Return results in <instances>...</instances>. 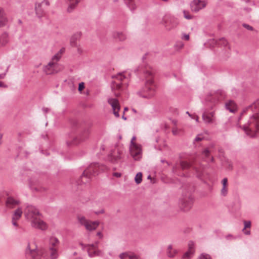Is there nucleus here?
<instances>
[{
	"instance_id": "nucleus-15",
	"label": "nucleus",
	"mask_w": 259,
	"mask_h": 259,
	"mask_svg": "<svg viewBox=\"0 0 259 259\" xmlns=\"http://www.w3.org/2000/svg\"><path fill=\"white\" fill-rule=\"evenodd\" d=\"M206 5L205 1L193 0L191 4V8L193 12H197L204 8Z\"/></svg>"
},
{
	"instance_id": "nucleus-28",
	"label": "nucleus",
	"mask_w": 259,
	"mask_h": 259,
	"mask_svg": "<svg viewBox=\"0 0 259 259\" xmlns=\"http://www.w3.org/2000/svg\"><path fill=\"white\" fill-rule=\"evenodd\" d=\"M210 153V151L208 149H204L202 152L204 160L208 162L213 161V157H209Z\"/></svg>"
},
{
	"instance_id": "nucleus-20",
	"label": "nucleus",
	"mask_w": 259,
	"mask_h": 259,
	"mask_svg": "<svg viewBox=\"0 0 259 259\" xmlns=\"http://www.w3.org/2000/svg\"><path fill=\"white\" fill-rule=\"evenodd\" d=\"M121 259H142L140 256L133 252H125L119 255Z\"/></svg>"
},
{
	"instance_id": "nucleus-6",
	"label": "nucleus",
	"mask_w": 259,
	"mask_h": 259,
	"mask_svg": "<svg viewBox=\"0 0 259 259\" xmlns=\"http://www.w3.org/2000/svg\"><path fill=\"white\" fill-rule=\"evenodd\" d=\"M59 60V56L58 55H54L51 61L44 67V71L47 74H52L57 73L61 69V67L58 63Z\"/></svg>"
},
{
	"instance_id": "nucleus-63",
	"label": "nucleus",
	"mask_w": 259,
	"mask_h": 259,
	"mask_svg": "<svg viewBox=\"0 0 259 259\" xmlns=\"http://www.w3.org/2000/svg\"><path fill=\"white\" fill-rule=\"evenodd\" d=\"M132 111L134 112V113H137V111L136 110V109H132Z\"/></svg>"
},
{
	"instance_id": "nucleus-16",
	"label": "nucleus",
	"mask_w": 259,
	"mask_h": 259,
	"mask_svg": "<svg viewBox=\"0 0 259 259\" xmlns=\"http://www.w3.org/2000/svg\"><path fill=\"white\" fill-rule=\"evenodd\" d=\"M120 154V151L115 149L108 154L107 160L113 163H116L121 158Z\"/></svg>"
},
{
	"instance_id": "nucleus-19",
	"label": "nucleus",
	"mask_w": 259,
	"mask_h": 259,
	"mask_svg": "<svg viewBox=\"0 0 259 259\" xmlns=\"http://www.w3.org/2000/svg\"><path fill=\"white\" fill-rule=\"evenodd\" d=\"M88 254L90 257L100 255L102 252L96 249L95 245H89L87 247Z\"/></svg>"
},
{
	"instance_id": "nucleus-4",
	"label": "nucleus",
	"mask_w": 259,
	"mask_h": 259,
	"mask_svg": "<svg viewBox=\"0 0 259 259\" xmlns=\"http://www.w3.org/2000/svg\"><path fill=\"white\" fill-rule=\"evenodd\" d=\"M106 167L104 165H100L98 163L91 164L86 168L80 177V183L86 184L90 182L93 176L98 174L101 171L104 170Z\"/></svg>"
},
{
	"instance_id": "nucleus-29",
	"label": "nucleus",
	"mask_w": 259,
	"mask_h": 259,
	"mask_svg": "<svg viewBox=\"0 0 259 259\" xmlns=\"http://www.w3.org/2000/svg\"><path fill=\"white\" fill-rule=\"evenodd\" d=\"M49 254L51 259H57L59 256L58 248H49Z\"/></svg>"
},
{
	"instance_id": "nucleus-51",
	"label": "nucleus",
	"mask_w": 259,
	"mask_h": 259,
	"mask_svg": "<svg viewBox=\"0 0 259 259\" xmlns=\"http://www.w3.org/2000/svg\"><path fill=\"white\" fill-rule=\"evenodd\" d=\"M32 183L31 180H30V183L31 184ZM30 187L31 189L35 190V191H39V189L37 187H33L32 184H30Z\"/></svg>"
},
{
	"instance_id": "nucleus-60",
	"label": "nucleus",
	"mask_w": 259,
	"mask_h": 259,
	"mask_svg": "<svg viewBox=\"0 0 259 259\" xmlns=\"http://www.w3.org/2000/svg\"><path fill=\"white\" fill-rule=\"evenodd\" d=\"M104 212V210L103 209H102L99 211H97L96 212V214H100V213H103Z\"/></svg>"
},
{
	"instance_id": "nucleus-58",
	"label": "nucleus",
	"mask_w": 259,
	"mask_h": 259,
	"mask_svg": "<svg viewBox=\"0 0 259 259\" xmlns=\"http://www.w3.org/2000/svg\"><path fill=\"white\" fill-rule=\"evenodd\" d=\"M50 110V109L48 108H42V111H44V112L45 113H48Z\"/></svg>"
},
{
	"instance_id": "nucleus-30",
	"label": "nucleus",
	"mask_w": 259,
	"mask_h": 259,
	"mask_svg": "<svg viewBox=\"0 0 259 259\" xmlns=\"http://www.w3.org/2000/svg\"><path fill=\"white\" fill-rule=\"evenodd\" d=\"M113 36L115 38L118 39L120 41H123L126 39L127 36L125 33L120 32H114Z\"/></svg>"
},
{
	"instance_id": "nucleus-47",
	"label": "nucleus",
	"mask_w": 259,
	"mask_h": 259,
	"mask_svg": "<svg viewBox=\"0 0 259 259\" xmlns=\"http://www.w3.org/2000/svg\"><path fill=\"white\" fill-rule=\"evenodd\" d=\"M243 26L244 28H245L246 29H247V30H253V27L252 26H250L248 24H243Z\"/></svg>"
},
{
	"instance_id": "nucleus-22",
	"label": "nucleus",
	"mask_w": 259,
	"mask_h": 259,
	"mask_svg": "<svg viewBox=\"0 0 259 259\" xmlns=\"http://www.w3.org/2000/svg\"><path fill=\"white\" fill-rule=\"evenodd\" d=\"M223 187L221 190V195L222 196H226L228 194V179L226 178H224L221 182Z\"/></svg>"
},
{
	"instance_id": "nucleus-5",
	"label": "nucleus",
	"mask_w": 259,
	"mask_h": 259,
	"mask_svg": "<svg viewBox=\"0 0 259 259\" xmlns=\"http://www.w3.org/2000/svg\"><path fill=\"white\" fill-rule=\"evenodd\" d=\"M129 74L128 72L119 73L116 76L115 80L112 82L111 89L115 96L118 97L120 95V92L122 90V85L126 83L123 79Z\"/></svg>"
},
{
	"instance_id": "nucleus-56",
	"label": "nucleus",
	"mask_w": 259,
	"mask_h": 259,
	"mask_svg": "<svg viewBox=\"0 0 259 259\" xmlns=\"http://www.w3.org/2000/svg\"><path fill=\"white\" fill-rule=\"evenodd\" d=\"M242 232H243V233L244 234L247 235H249L251 233L250 231L248 230H244V231H242Z\"/></svg>"
},
{
	"instance_id": "nucleus-35",
	"label": "nucleus",
	"mask_w": 259,
	"mask_h": 259,
	"mask_svg": "<svg viewBox=\"0 0 259 259\" xmlns=\"http://www.w3.org/2000/svg\"><path fill=\"white\" fill-rule=\"evenodd\" d=\"M7 22V18L5 16L4 11L0 10V27L5 25Z\"/></svg>"
},
{
	"instance_id": "nucleus-54",
	"label": "nucleus",
	"mask_w": 259,
	"mask_h": 259,
	"mask_svg": "<svg viewBox=\"0 0 259 259\" xmlns=\"http://www.w3.org/2000/svg\"><path fill=\"white\" fill-rule=\"evenodd\" d=\"M40 4L41 5H44L48 6L50 5V3L48 0H44Z\"/></svg>"
},
{
	"instance_id": "nucleus-2",
	"label": "nucleus",
	"mask_w": 259,
	"mask_h": 259,
	"mask_svg": "<svg viewBox=\"0 0 259 259\" xmlns=\"http://www.w3.org/2000/svg\"><path fill=\"white\" fill-rule=\"evenodd\" d=\"M138 70L143 74L146 81L144 87L138 91L137 94L143 98H151L155 95L156 88L152 78L153 72L149 67L144 69H138Z\"/></svg>"
},
{
	"instance_id": "nucleus-26",
	"label": "nucleus",
	"mask_w": 259,
	"mask_h": 259,
	"mask_svg": "<svg viewBox=\"0 0 259 259\" xmlns=\"http://www.w3.org/2000/svg\"><path fill=\"white\" fill-rule=\"evenodd\" d=\"M59 244V240L55 237L52 236L50 238L49 241V248H58Z\"/></svg>"
},
{
	"instance_id": "nucleus-17",
	"label": "nucleus",
	"mask_w": 259,
	"mask_h": 259,
	"mask_svg": "<svg viewBox=\"0 0 259 259\" xmlns=\"http://www.w3.org/2000/svg\"><path fill=\"white\" fill-rule=\"evenodd\" d=\"M202 118L206 123H212L215 120L214 111L208 112L205 111L202 115Z\"/></svg>"
},
{
	"instance_id": "nucleus-18",
	"label": "nucleus",
	"mask_w": 259,
	"mask_h": 259,
	"mask_svg": "<svg viewBox=\"0 0 259 259\" xmlns=\"http://www.w3.org/2000/svg\"><path fill=\"white\" fill-rule=\"evenodd\" d=\"M20 203V201L12 197H8L6 201V206L8 208H13Z\"/></svg>"
},
{
	"instance_id": "nucleus-46",
	"label": "nucleus",
	"mask_w": 259,
	"mask_h": 259,
	"mask_svg": "<svg viewBox=\"0 0 259 259\" xmlns=\"http://www.w3.org/2000/svg\"><path fill=\"white\" fill-rule=\"evenodd\" d=\"M64 51H65V49L64 48H62L55 55H58V56H59V60H60L62 54L64 52Z\"/></svg>"
},
{
	"instance_id": "nucleus-43",
	"label": "nucleus",
	"mask_w": 259,
	"mask_h": 259,
	"mask_svg": "<svg viewBox=\"0 0 259 259\" xmlns=\"http://www.w3.org/2000/svg\"><path fill=\"white\" fill-rule=\"evenodd\" d=\"M183 13H184V16L186 19L190 20L192 19V16L190 14L187 13L185 10L183 11Z\"/></svg>"
},
{
	"instance_id": "nucleus-39",
	"label": "nucleus",
	"mask_w": 259,
	"mask_h": 259,
	"mask_svg": "<svg viewBox=\"0 0 259 259\" xmlns=\"http://www.w3.org/2000/svg\"><path fill=\"white\" fill-rule=\"evenodd\" d=\"M243 224L244 226L242 231H244V230H246L247 228H250L251 227V222L249 221H244Z\"/></svg>"
},
{
	"instance_id": "nucleus-42",
	"label": "nucleus",
	"mask_w": 259,
	"mask_h": 259,
	"mask_svg": "<svg viewBox=\"0 0 259 259\" xmlns=\"http://www.w3.org/2000/svg\"><path fill=\"white\" fill-rule=\"evenodd\" d=\"M189 246V249L188 250H191L192 252H194V243L193 241H190L188 244Z\"/></svg>"
},
{
	"instance_id": "nucleus-44",
	"label": "nucleus",
	"mask_w": 259,
	"mask_h": 259,
	"mask_svg": "<svg viewBox=\"0 0 259 259\" xmlns=\"http://www.w3.org/2000/svg\"><path fill=\"white\" fill-rule=\"evenodd\" d=\"M10 67V65H8L7 66L6 69L5 70V72L3 73L0 74V78H3L5 76L7 72L8 71L9 68Z\"/></svg>"
},
{
	"instance_id": "nucleus-48",
	"label": "nucleus",
	"mask_w": 259,
	"mask_h": 259,
	"mask_svg": "<svg viewBox=\"0 0 259 259\" xmlns=\"http://www.w3.org/2000/svg\"><path fill=\"white\" fill-rule=\"evenodd\" d=\"M84 88V83L83 82H81L79 83L78 85V91H81Z\"/></svg>"
},
{
	"instance_id": "nucleus-25",
	"label": "nucleus",
	"mask_w": 259,
	"mask_h": 259,
	"mask_svg": "<svg viewBox=\"0 0 259 259\" xmlns=\"http://www.w3.org/2000/svg\"><path fill=\"white\" fill-rule=\"evenodd\" d=\"M165 251L167 256L169 257H174L178 252L177 249L174 248L171 244L167 246Z\"/></svg>"
},
{
	"instance_id": "nucleus-49",
	"label": "nucleus",
	"mask_w": 259,
	"mask_h": 259,
	"mask_svg": "<svg viewBox=\"0 0 259 259\" xmlns=\"http://www.w3.org/2000/svg\"><path fill=\"white\" fill-rule=\"evenodd\" d=\"M17 221H14L13 220H12V224L13 226L16 228H18L19 227V225L17 223Z\"/></svg>"
},
{
	"instance_id": "nucleus-62",
	"label": "nucleus",
	"mask_w": 259,
	"mask_h": 259,
	"mask_svg": "<svg viewBox=\"0 0 259 259\" xmlns=\"http://www.w3.org/2000/svg\"><path fill=\"white\" fill-rule=\"evenodd\" d=\"M173 172H175V173H177V168L176 167H173Z\"/></svg>"
},
{
	"instance_id": "nucleus-37",
	"label": "nucleus",
	"mask_w": 259,
	"mask_h": 259,
	"mask_svg": "<svg viewBox=\"0 0 259 259\" xmlns=\"http://www.w3.org/2000/svg\"><path fill=\"white\" fill-rule=\"evenodd\" d=\"M194 252L191 250H188L183 255V259H189L190 258Z\"/></svg>"
},
{
	"instance_id": "nucleus-14",
	"label": "nucleus",
	"mask_w": 259,
	"mask_h": 259,
	"mask_svg": "<svg viewBox=\"0 0 259 259\" xmlns=\"http://www.w3.org/2000/svg\"><path fill=\"white\" fill-rule=\"evenodd\" d=\"M90 131L89 129L84 130L78 137L74 138L71 143H69L68 142H67V145H77L80 142L83 141L87 139L90 135Z\"/></svg>"
},
{
	"instance_id": "nucleus-41",
	"label": "nucleus",
	"mask_w": 259,
	"mask_h": 259,
	"mask_svg": "<svg viewBox=\"0 0 259 259\" xmlns=\"http://www.w3.org/2000/svg\"><path fill=\"white\" fill-rule=\"evenodd\" d=\"M198 259H211V257L208 254H202L200 255Z\"/></svg>"
},
{
	"instance_id": "nucleus-45",
	"label": "nucleus",
	"mask_w": 259,
	"mask_h": 259,
	"mask_svg": "<svg viewBox=\"0 0 259 259\" xmlns=\"http://www.w3.org/2000/svg\"><path fill=\"white\" fill-rule=\"evenodd\" d=\"M175 47L180 49L184 47V44L182 41H178L176 43Z\"/></svg>"
},
{
	"instance_id": "nucleus-9",
	"label": "nucleus",
	"mask_w": 259,
	"mask_h": 259,
	"mask_svg": "<svg viewBox=\"0 0 259 259\" xmlns=\"http://www.w3.org/2000/svg\"><path fill=\"white\" fill-rule=\"evenodd\" d=\"M26 259H47L42 251L34 249H30L28 244L25 251Z\"/></svg>"
},
{
	"instance_id": "nucleus-52",
	"label": "nucleus",
	"mask_w": 259,
	"mask_h": 259,
	"mask_svg": "<svg viewBox=\"0 0 259 259\" xmlns=\"http://www.w3.org/2000/svg\"><path fill=\"white\" fill-rule=\"evenodd\" d=\"M172 132L174 135H177L179 134V130L177 128H174L172 129Z\"/></svg>"
},
{
	"instance_id": "nucleus-3",
	"label": "nucleus",
	"mask_w": 259,
	"mask_h": 259,
	"mask_svg": "<svg viewBox=\"0 0 259 259\" xmlns=\"http://www.w3.org/2000/svg\"><path fill=\"white\" fill-rule=\"evenodd\" d=\"M24 213L26 219L30 222L33 228L41 230H45L48 228L47 224L40 219V213L36 207L28 204L24 210Z\"/></svg>"
},
{
	"instance_id": "nucleus-21",
	"label": "nucleus",
	"mask_w": 259,
	"mask_h": 259,
	"mask_svg": "<svg viewBox=\"0 0 259 259\" xmlns=\"http://www.w3.org/2000/svg\"><path fill=\"white\" fill-rule=\"evenodd\" d=\"M208 42L210 45H212V47H213L214 45L226 47L228 45V41L225 38H221L218 41L214 39H209Z\"/></svg>"
},
{
	"instance_id": "nucleus-38",
	"label": "nucleus",
	"mask_w": 259,
	"mask_h": 259,
	"mask_svg": "<svg viewBox=\"0 0 259 259\" xmlns=\"http://www.w3.org/2000/svg\"><path fill=\"white\" fill-rule=\"evenodd\" d=\"M180 166L183 169H185L189 168L191 166V164L187 161H182L180 162Z\"/></svg>"
},
{
	"instance_id": "nucleus-23",
	"label": "nucleus",
	"mask_w": 259,
	"mask_h": 259,
	"mask_svg": "<svg viewBox=\"0 0 259 259\" xmlns=\"http://www.w3.org/2000/svg\"><path fill=\"white\" fill-rule=\"evenodd\" d=\"M225 107L227 110L232 113H234L237 110V105L232 100H230L226 102Z\"/></svg>"
},
{
	"instance_id": "nucleus-40",
	"label": "nucleus",
	"mask_w": 259,
	"mask_h": 259,
	"mask_svg": "<svg viewBox=\"0 0 259 259\" xmlns=\"http://www.w3.org/2000/svg\"><path fill=\"white\" fill-rule=\"evenodd\" d=\"M204 139V137L202 134L198 135L194 140V142H199L202 141Z\"/></svg>"
},
{
	"instance_id": "nucleus-24",
	"label": "nucleus",
	"mask_w": 259,
	"mask_h": 259,
	"mask_svg": "<svg viewBox=\"0 0 259 259\" xmlns=\"http://www.w3.org/2000/svg\"><path fill=\"white\" fill-rule=\"evenodd\" d=\"M66 2L68 4L67 11L70 13L74 9L80 0H66Z\"/></svg>"
},
{
	"instance_id": "nucleus-31",
	"label": "nucleus",
	"mask_w": 259,
	"mask_h": 259,
	"mask_svg": "<svg viewBox=\"0 0 259 259\" xmlns=\"http://www.w3.org/2000/svg\"><path fill=\"white\" fill-rule=\"evenodd\" d=\"M125 3L127 5V6L129 8V9L132 11L135 10L136 8V5L134 0H124Z\"/></svg>"
},
{
	"instance_id": "nucleus-50",
	"label": "nucleus",
	"mask_w": 259,
	"mask_h": 259,
	"mask_svg": "<svg viewBox=\"0 0 259 259\" xmlns=\"http://www.w3.org/2000/svg\"><path fill=\"white\" fill-rule=\"evenodd\" d=\"M182 38L186 40H188L189 39V35L188 34H183Z\"/></svg>"
},
{
	"instance_id": "nucleus-32",
	"label": "nucleus",
	"mask_w": 259,
	"mask_h": 259,
	"mask_svg": "<svg viewBox=\"0 0 259 259\" xmlns=\"http://www.w3.org/2000/svg\"><path fill=\"white\" fill-rule=\"evenodd\" d=\"M80 37V33H76L74 34L70 39V44L72 47H75L77 46L76 41Z\"/></svg>"
},
{
	"instance_id": "nucleus-11",
	"label": "nucleus",
	"mask_w": 259,
	"mask_h": 259,
	"mask_svg": "<svg viewBox=\"0 0 259 259\" xmlns=\"http://www.w3.org/2000/svg\"><path fill=\"white\" fill-rule=\"evenodd\" d=\"M193 203V198L191 196L184 197L180 200V207L184 211H188L192 207Z\"/></svg>"
},
{
	"instance_id": "nucleus-27",
	"label": "nucleus",
	"mask_w": 259,
	"mask_h": 259,
	"mask_svg": "<svg viewBox=\"0 0 259 259\" xmlns=\"http://www.w3.org/2000/svg\"><path fill=\"white\" fill-rule=\"evenodd\" d=\"M23 213L22 209L21 207H18L16 209L12 215V220L14 221H19Z\"/></svg>"
},
{
	"instance_id": "nucleus-7",
	"label": "nucleus",
	"mask_w": 259,
	"mask_h": 259,
	"mask_svg": "<svg viewBox=\"0 0 259 259\" xmlns=\"http://www.w3.org/2000/svg\"><path fill=\"white\" fill-rule=\"evenodd\" d=\"M225 97V92L222 90H218L213 93H211L210 96L207 98L208 106L213 109V107L224 100Z\"/></svg>"
},
{
	"instance_id": "nucleus-33",
	"label": "nucleus",
	"mask_w": 259,
	"mask_h": 259,
	"mask_svg": "<svg viewBox=\"0 0 259 259\" xmlns=\"http://www.w3.org/2000/svg\"><path fill=\"white\" fill-rule=\"evenodd\" d=\"M8 35L6 33L0 35V47L5 45L8 42Z\"/></svg>"
},
{
	"instance_id": "nucleus-61",
	"label": "nucleus",
	"mask_w": 259,
	"mask_h": 259,
	"mask_svg": "<svg viewBox=\"0 0 259 259\" xmlns=\"http://www.w3.org/2000/svg\"><path fill=\"white\" fill-rule=\"evenodd\" d=\"M226 238L227 239H230L231 238H234V237L232 235H228L226 236Z\"/></svg>"
},
{
	"instance_id": "nucleus-1",
	"label": "nucleus",
	"mask_w": 259,
	"mask_h": 259,
	"mask_svg": "<svg viewBox=\"0 0 259 259\" xmlns=\"http://www.w3.org/2000/svg\"><path fill=\"white\" fill-rule=\"evenodd\" d=\"M246 110L251 111L253 114L250 116L247 124L241 126L238 123L236 126L239 130L243 131L249 137H254L256 133L259 132V99L257 100L252 105L249 106Z\"/></svg>"
},
{
	"instance_id": "nucleus-53",
	"label": "nucleus",
	"mask_w": 259,
	"mask_h": 259,
	"mask_svg": "<svg viewBox=\"0 0 259 259\" xmlns=\"http://www.w3.org/2000/svg\"><path fill=\"white\" fill-rule=\"evenodd\" d=\"M136 139V137L135 136H134L132 139H131V144H130V146H132V145H137V144L135 143L134 142V141Z\"/></svg>"
},
{
	"instance_id": "nucleus-8",
	"label": "nucleus",
	"mask_w": 259,
	"mask_h": 259,
	"mask_svg": "<svg viewBox=\"0 0 259 259\" xmlns=\"http://www.w3.org/2000/svg\"><path fill=\"white\" fill-rule=\"evenodd\" d=\"M164 25L169 30L176 28L179 24V20L176 17L170 15H166L162 18L160 22Z\"/></svg>"
},
{
	"instance_id": "nucleus-59",
	"label": "nucleus",
	"mask_w": 259,
	"mask_h": 259,
	"mask_svg": "<svg viewBox=\"0 0 259 259\" xmlns=\"http://www.w3.org/2000/svg\"><path fill=\"white\" fill-rule=\"evenodd\" d=\"M244 10L245 11H246L247 12H248V13L250 12L251 11V8H247V7H246V8H244Z\"/></svg>"
},
{
	"instance_id": "nucleus-57",
	"label": "nucleus",
	"mask_w": 259,
	"mask_h": 259,
	"mask_svg": "<svg viewBox=\"0 0 259 259\" xmlns=\"http://www.w3.org/2000/svg\"><path fill=\"white\" fill-rule=\"evenodd\" d=\"M113 175L117 178H119L121 176V174L119 172H114Z\"/></svg>"
},
{
	"instance_id": "nucleus-10",
	"label": "nucleus",
	"mask_w": 259,
	"mask_h": 259,
	"mask_svg": "<svg viewBox=\"0 0 259 259\" xmlns=\"http://www.w3.org/2000/svg\"><path fill=\"white\" fill-rule=\"evenodd\" d=\"M78 221L79 223L83 226L88 231H92L95 230L99 226V223L98 221L92 222L85 219L82 215H79L77 217Z\"/></svg>"
},
{
	"instance_id": "nucleus-12",
	"label": "nucleus",
	"mask_w": 259,
	"mask_h": 259,
	"mask_svg": "<svg viewBox=\"0 0 259 259\" xmlns=\"http://www.w3.org/2000/svg\"><path fill=\"white\" fill-rule=\"evenodd\" d=\"M108 104L111 106L113 113L115 117H119V111L120 110V105L118 100L114 98H108L107 99Z\"/></svg>"
},
{
	"instance_id": "nucleus-64",
	"label": "nucleus",
	"mask_w": 259,
	"mask_h": 259,
	"mask_svg": "<svg viewBox=\"0 0 259 259\" xmlns=\"http://www.w3.org/2000/svg\"><path fill=\"white\" fill-rule=\"evenodd\" d=\"M195 120H196V121L197 122L198 121V116H196V117H195Z\"/></svg>"
},
{
	"instance_id": "nucleus-55",
	"label": "nucleus",
	"mask_w": 259,
	"mask_h": 259,
	"mask_svg": "<svg viewBox=\"0 0 259 259\" xmlns=\"http://www.w3.org/2000/svg\"><path fill=\"white\" fill-rule=\"evenodd\" d=\"M7 85L5 84L3 81H0V88H7Z\"/></svg>"
},
{
	"instance_id": "nucleus-36",
	"label": "nucleus",
	"mask_w": 259,
	"mask_h": 259,
	"mask_svg": "<svg viewBox=\"0 0 259 259\" xmlns=\"http://www.w3.org/2000/svg\"><path fill=\"white\" fill-rule=\"evenodd\" d=\"M135 182L137 184H139L142 182V174L139 172L137 174L135 178Z\"/></svg>"
},
{
	"instance_id": "nucleus-13",
	"label": "nucleus",
	"mask_w": 259,
	"mask_h": 259,
	"mask_svg": "<svg viewBox=\"0 0 259 259\" xmlns=\"http://www.w3.org/2000/svg\"><path fill=\"white\" fill-rule=\"evenodd\" d=\"M131 155L135 160H139L142 156V149L139 145L130 146Z\"/></svg>"
},
{
	"instance_id": "nucleus-34",
	"label": "nucleus",
	"mask_w": 259,
	"mask_h": 259,
	"mask_svg": "<svg viewBox=\"0 0 259 259\" xmlns=\"http://www.w3.org/2000/svg\"><path fill=\"white\" fill-rule=\"evenodd\" d=\"M35 12L37 17L39 18H41L44 15V11L41 10V4H38L35 6Z\"/></svg>"
}]
</instances>
